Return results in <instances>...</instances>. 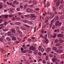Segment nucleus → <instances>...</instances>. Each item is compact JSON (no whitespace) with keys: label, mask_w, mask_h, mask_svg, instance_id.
Wrapping results in <instances>:
<instances>
[{"label":"nucleus","mask_w":64,"mask_h":64,"mask_svg":"<svg viewBox=\"0 0 64 64\" xmlns=\"http://www.w3.org/2000/svg\"><path fill=\"white\" fill-rule=\"evenodd\" d=\"M30 16V18L31 19H32V20H35V16L34 15L32 14H31Z\"/></svg>","instance_id":"obj_1"},{"label":"nucleus","mask_w":64,"mask_h":64,"mask_svg":"<svg viewBox=\"0 0 64 64\" xmlns=\"http://www.w3.org/2000/svg\"><path fill=\"white\" fill-rule=\"evenodd\" d=\"M63 51V50L60 51L59 50H55V52H57L58 53V54H61Z\"/></svg>","instance_id":"obj_2"},{"label":"nucleus","mask_w":64,"mask_h":64,"mask_svg":"<svg viewBox=\"0 0 64 64\" xmlns=\"http://www.w3.org/2000/svg\"><path fill=\"white\" fill-rule=\"evenodd\" d=\"M54 2H57L56 4V6H58L59 5V4H60V1L59 0H54Z\"/></svg>","instance_id":"obj_3"},{"label":"nucleus","mask_w":64,"mask_h":64,"mask_svg":"<svg viewBox=\"0 0 64 64\" xmlns=\"http://www.w3.org/2000/svg\"><path fill=\"white\" fill-rule=\"evenodd\" d=\"M33 51H34V55H35L37 54V53H38V50L34 49L33 50Z\"/></svg>","instance_id":"obj_4"},{"label":"nucleus","mask_w":64,"mask_h":64,"mask_svg":"<svg viewBox=\"0 0 64 64\" xmlns=\"http://www.w3.org/2000/svg\"><path fill=\"white\" fill-rule=\"evenodd\" d=\"M10 31L12 33L14 34H16L15 33V32H16V30H14V29H11L10 30Z\"/></svg>","instance_id":"obj_5"},{"label":"nucleus","mask_w":64,"mask_h":64,"mask_svg":"<svg viewBox=\"0 0 64 64\" xmlns=\"http://www.w3.org/2000/svg\"><path fill=\"white\" fill-rule=\"evenodd\" d=\"M18 33H17L16 34H11L10 35V36L11 38H13L14 36V35H18Z\"/></svg>","instance_id":"obj_6"},{"label":"nucleus","mask_w":64,"mask_h":64,"mask_svg":"<svg viewBox=\"0 0 64 64\" xmlns=\"http://www.w3.org/2000/svg\"><path fill=\"white\" fill-rule=\"evenodd\" d=\"M59 16H56L55 17V20L56 21H57V20H58L59 21Z\"/></svg>","instance_id":"obj_7"},{"label":"nucleus","mask_w":64,"mask_h":64,"mask_svg":"<svg viewBox=\"0 0 64 64\" xmlns=\"http://www.w3.org/2000/svg\"><path fill=\"white\" fill-rule=\"evenodd\" d=\"M52 61L53 62H56L57 61V58H54L52 59Z\"/></svg>","instance_id":"obj_8"},{"label":"nucleus","mask_w":64,"mask_h":64,"mask_svg":"<svg viewBox=\"0 0 64 64\" xmlns=\"http://www.w3.org/2000/svg\"><path fill=\"white\" fill-rule=\"evenodd\" d=\"M34 49V46H31L30 48V50H33Z\"/></svg>","instance_id":"obj_9"},{"label":"nucleus","mask_w":64,"mask_h":64,"mask_svg":"<svg viewBox=\"0 0 64 64\" xmlns=\"http://www.w3.org/2000/svg\"><path fill=\"white\" fill-rule=\"evenodd\" d=\"M63 58H64V54H62L60 56V59H63Z\"/></svg>","instance_id":"obj_10"},{"label":"nucleus","mask_w":64,"mask_h":64,"mask_svg":"<svg viewBox=\"0 0 64 64\" xmlns=\"http://www.w3.org/2000/svg\"><path fill=\"white\" fill-rule=\"evenodd\" d=\"M58 23H59V20H58L56 22V26H58Z\"/></svg>","instance_id":"obj_11"},{"label":"nucleus","mask_w":64,"mask_h":64,"mask_svg":"<svg viewBox=\"0 0 64 64\" xmlns=\"http://www.w3.org/2000/svg\"><path fill=\"white\" fill-rule=\"evenodd\" d=\"M2 5H3V3H2V2H0V9H2V8H3Z\"/></svg>","instance_id":"obj_12"},{"label":"nucleus","mask_w":64,"mask_h":64,"mask_svg":"<svg viewBox=\"0 0 64 64\" xmlns=\"http://www.w3.org/2000/svg\"><path fill=\"white\" fill-rule=\"evenodd\" d=\"M16 31H18V33H20V32H21L19 30V27H17L16 28Z\"/></svg>","instance_id":"obj_13"},{"label":"nucleus","mask_w":64,"mask_h":64,"mask_svg":"<svg viewBox=\"0 0 64 64\" xmlns=\"http://www.w3.org/2000/svg\"><path fill=\"white\" fill-rule=\"evenodd\" d=\"M6 40L7 41H8V42H10L11 41L10 38L9 37H7L6 38Z\"/></svg>","instance_id":"obj_14"},{"label":"nucleus","mask_w":64,"mask_h":64,"mask_svg":"<svg viewBox=\"0 0 64 64\" xmlns=\"http://www.w3.org/2000/svg\"><path fill=\"white\" fill-rule=\"evenodd\" d=\"M3 16L5 18L7 19V18H8V17L9 16V15H3Z\"/></svg>","instance_id":"obj_15"},{"label":"nucleus","mask_w":64,"mask_h":64,"mask_svg":"<svg viewBox=\"0 0 64 64\" xmlns=\"http://www.w3.org/2000/svg\"><path fill=\"white\" fill-rule=\"evenodd\" d=\"M45 43L47 44H48V42H48V40L47 39L45 40Z\"/></svg>","instance_id":"obj_16"},{"label":"nucleus","mask_w":64,"mask_h":64,"mask_svg":"<svg viewBox=\"0 0 64 64\" xmlns=\"http://www.w3.org/2000/svg\"><path fill=\"white\" fill-rule=\"evenodd\" d=\"M22 22L24 23H27V22H28V21H27V20H23Z\"/></svg>","instance_id":"obj_17"},{"label":"nucleus","mask_w":64,"mask_h":64,"mask_svg":"<svg viewBox=\"0 0 64 64\" xmlns=\"http://www.w3.org/2000/svg\"><path fill=\"white\" fill-rule=\"evenodd\" d=\"M64 6L63 5H61L60 6V7L59 8L60 9H61Z\"/></svg>","instance_id":"obj_18"},{"label":"nucleus","mask_w":64,"mask_h":64,"mask_svg":"<svg viewBox=\"0 0 64 64\" xmlns=\"http://www.w3.org/2000/svg\"><path fill=\"white\" fill-rule=\"evenodd\" d=\"M12 40L13 41H16V38L15 37H13L12 38Z\"/></svg>","instance_id":"obj_19"},{"label":"nucleus","mask_w":64,"mask_h":64,"mask_svg":"<svg viewBox=\"0 0 64 64\" xmlns=\"http://www.w3.org/2000/svg\"><path fill=\"white\" fill-rule=\"evenodd\" d=\"M51 48H47V51L48 52H49V51H50Z\"/></svg>","instance_id":"obj_20"},{"label":"nucleus","mask_w":64,"mask_h":64,"mask_svg":"<svg viewBox=\"0 0 64 64\" xmlns=\"http://www.w3.org/2000/svg\"><path fill=\"white\" fill-rule=\"evenodd\" d=\"M27 10H28V11H29L30 12H32L33 11V10H32L30 8H28L27 9Z\"/></svg>","instance_id":"obj_21"},{"label":"nucleus","mask_w":64,"mask_h":64,"mask_svg":"<svg viewBox=\"0 0 64 64\" xmlns=\"http://www.w3.org/2000/svg\"><path fill=\"white\" fill-rule=\"evenodd\" d=\"M27 4H25L24 6V9H25L27 8Z\"/></svg>","instance_id":"obj_22"},{"label":"nucleus","mask_w":64,"mask_h":64,"mask_svg":"<svg viewBox=\"0 0 64 64\" xmlns=\"http://www.w3.org/2000/svg\"><path fill=\"white\" fill-rule=\"evenodd\" d=\"M8 30L7 28H6L5 29H4L3 30V31H4V32H6V31H7Z\"/></svg>","instance_id":"obj_23"},{"label":"nucleus","mask_w":64,"mask_h":64,"mask_svg":"<svg viewBox=\"0 0 64 64\" xmlns=\"http://www.w3.org/2000/svg\"><path fill=\"white\" fill-rule=\"evenodd\" d=\"M56 37V34H54V36H52V38H55Z\"/></svg>","instance_id":"obj_24"},{"label":"nucleus","mask_w":64,"mask_h":64,"mask_svg":"<svg viewBox=\"0 0 64 64\" xmlns=\"http://www.w3.org/2000/svg\"><path fill=\"white\" fill-rule=\"evenodd\" d=\"M48 15H49L50 16H52V14L50 12H48Z\"/></svg>","instance_id":"obj_25"},{"label":"nucleus","mask_w":64,"mask_h":64,"mask_svg":"<svg viewBox=\"0 0 64 64\" xmlns=\"http://www.w3.org/2000/svg\"><path fill=\"white\" fill-rule=\"evenodd\" d=\"M58 37H62L63 35L62 34H58Z\"/></svg>","instance_id":"obj_26"},{"label":"nucleus","mask_w":64,"mask_h":64,"mask_svg":"<svg viewBox=\"0 0 64 64\" xmlns=\"http://www.w3.org/2000/svg\"><path fill=\"white\" fill-rule=\"evenodd\" d=\"M60 44L59 43H57L56 44V46H60Z\"/></svg>","instance_id":"obj_27"},{"label":"nucleus","mask_w":64,"mask_h":64,"mask_svg":"<svg viewBox=\"0 0 64 64\" xmlns=\"http://www.w3.org/2000/svg\"><path fill=\"white\" fill-rule=\"evenodd\" d=\"M11 34V33L10 32H8V36H10V35Z\"/></svg>","instance_id":"obj_28"},{"label":"nucleus","mask_w":64,"mask_h":64,"mask_svg":"<svg viewBox=\"0 0 64 64\" xmlns=\"http://www.w3.org/2000/svg\"><path fill=\"white\" fill-rule=\"evenodd\" d=\"M41 51L42 53L44 52V49L43 48H42L41 49Z\"/></svg>","instance_id":"obj_29"},{"label":"nucleus","mask_w":64,"mask_h":64,"mask_svg":"<svg viewBox=\"0 0 64 64\" xmlns=\"http://www.w3.org/2000/svg\"><path fill=\"white\" fill-rule=\"evenodd\" d=\"M21 28L22 30H26L25 28L23 27V26L21 27Z\"/></svg>","instance_id":"obj_30"},{"label":"nucleus","mask_w":64,"mask_h":64,"mask_svg":"<svg viewBox=\"0 0 64 64\" xmlns=\"http://www.w3.org/2000/svg\"><path fill=\"white\" fill-rule=\"evenodd\" d=\"M60 3L61 4H63L64 3V1L63 0H62L60 2Z\"/></svg>","instance_id":"obj_31"},{"label":"nucleus","mask_w":64,"mask_h":64,"mask_svg":"<svg viewBox=\"0 0 64 64\" xmlns=\"http://www.w3.org/2000/svg\"><path fill=\"white\" fill-rule=\"evenodd\" d=\"M53 10L54 12H56V8L55 7H53Z\"/></svg>","instance_id":"obj_32"},{"label":"nucleus","mask_w":64,"mask_h":64,"mask_svg":"<svg viewBox=\"0 0 64 64\" xmlns=\"http://www.w3.org/2000/svg\"><path fill=\"white\" fill-rule=\"evenodd\" d=\"M41 46H39L38 48V50H39V51H40L41 50Z\"/></svg>","instance_id":"obj_33"},{"label":"nucleus","mask_w":64,"mask_h":64,"mask_svg":"<svg viewBox=\"0 0 64 64\" xmlns=\"http://www.w3.org/2000/svg\"><path fill=\"white\" fill-rule=\"evenodd\" d=\"M47 34L44 37L45 40H46V39H47Z\"/></svg>","instance_id":"obj_34"},{"label":"nucleus","mask_w":64,"mask_h":64,"mask_svg":"<svg viewBox=\"0 0 64 64\" xmlns=\"http://www.w3.org/2000/svg\"><path fill=\"white\" fill-rule=\"evenodd\" d=\"M59 41V42H60V43H63L64 41L62 40H60Z\"/></svg>","instance_id":"obj_35"},{"label":"nucleus","mask_w":64,"mask_h":64,"mask_svg":"<svg viewBox=\"0 0 64 64\" xmlns=\"http://www.w3.org/2000/svg\"><path fill=\"white\" fill-rule=\"evenodd\" d=\"M57 49V48L56 47H53V50H56Z\"/></svg>","instance_id":"obj_36"},{"label":"nucleus","mask_w":64,"mask_h":64,"mask_svg":"<svg viewBox=\"0 0 64 64\" xmlns=\"http://www.w3.org/2000/svg\"><path fill=\"white\" fill-rule=\"evenodd\" d=\"M55 43H57L58 42V40L57 39H56L54 41Z\"/></svg>","instance_id":"obj_37"},{"label":"nucleus","mask_w":64,"mask_h":64,"mask_svg":"<svg viewBox=\"0 0 64 64\" xmlns=\"http://www.w3.org/2000/svg\"><path fill=\"white\" fill-rule=\"evenodd\" d=\"M16 10L17 11H19L20 10V9L19 8H16Z\"/></svg>","instance_id":"obj_38"},{"label":"nucleus","mask_w":64,"mask_h":64,"mask_svg":"<svg viewBox=\"0 0 64 64\" xmlns=\"http://www.w3.org/2000/svg\"><path fill=\"white\" fill-rule=\"evenodd\" d=\"M38 55H39V56H41L42 55V54H41V52H38Z\"/></svg>","instance_id":"obj_39"},{"label":"nucleus","mask_w":64,"mask_h":64,"mask_svg":"<svg viewBox=\"0 0 64 64\" xmlns=\"http://www.w3.org/2000/svg\"><path fill=\"white\" fill-rule=\"evenodd\" d=\"M24 26H25L26 27H29V26L27 25L26 24H24Z\"/></svg>","instance_id":"obj_40"},{"label":"nucleus","mask_w":64,"mask_h":64,"mask_svg":"<svg viewBox=\"0 0 64 64\" xmlns=\"http://www.w3.org/2000/svg\"><path fill=\"white\" fill-rule=\"evenodd\" d=\"M0 41L1 42H2L3 41V39L2 38H0Z\"/></svg>","instance_id":"obj_41"},{"label":"nucleus","mask_w":64,"mask_h":64,"mask_svg":"<svg viewBox=\"0 0 64 64\" xmlns=\"http://www.w3.org/2000/svg\"><path fill=\"white\" fill-rule=\"evenodd\" d=\"M7 24V22H4V25H5L6 26Z\"/></svg>","instance_id":"obj_42"},{"label":"nucleus","mask_w":64,"mask_h":64,"mask_svg":"<svg viewBox=\"0 0 64 64\" xmlns=\"http://www.w3.org/2000/svg\"><path fill=\"white\" fill-rule=\"evenodd\" d=\"M22 53H26V52L25 51H22Z\"/></svg>","instance_id":"obj_43"},{"label":"nucleus","mask_w":64,"mask_h":64,"mask_svg":"<svg viewBox=\"0 0 64 64\" xmlns=\"http://www.w3.org/2000/svg\"><path fill=\"white\" fill-rule=\"evenodd\" d=\"M41 33L42 34H44V30H42L41 31Z\"/></svg>","instance_id":"obj_44"},{"label":"nucleus","mask_w":64,"mask_h":64,"mask_svg":"<svg viewBox=\"0 0 64 64\" xmlns=\"http://www.w3.org/2000/svg\"><path fill=\"white\" fill-rule=\"evenodd\" d=\"M16 38L19 41H20V38H19L18 37H16Z\"/></svg>","instance_id":"obj_45"},{"label":"nucleus","mask_w":64,"mask_h":64,"mask_svg":"<svg viewBox=\"0 0 64 64\" xmlns=\"http://www.w3.org/2000/svg\"><path fill=\"white\" fill-rule=\"evenodd\" d=\"M62 24V22H60V23H58V25L60 26H61V24Z\"/></svg>","instance_id":"obj_46"},{"label":"nucleus","mask_w":64,"mask_h":64,"mask_svg":"<svg viewBox=\"0 0 64 64\" xmlns=\"http://www.w3.org/2000/svg\"><path fill=\"white\" fill-rule=\"evenodd\" d=\"M49 56L50 57H53V55H52L51 54H49Z\"/></svg>","instance_id":"obj_47"},{"label":"nucleus","mask_w":64,"mask_h":64,"mask_svg":"<svg viewBox=\"0 0 64 64\" xmlns=\"http://www.w3.org/2000/svg\"><path fill=\"white\" fill-rule=\"evenodd\" d=\"M35 10L36 11H39V9L38 8H36L35 9Z\"/></svg>","instance_id":"obj_48"},{"label":"nucleus","mask_w":64,"mask_h":64,"mask_svg":"<svg viewBox=\"0 0 64 64\" xmlns=\"http://www.w3.org/2000/svg\"><path fill=\"white\" fill-rule=\"evenodd\" d=\"M20 19V18H16V20H19Z\"/></svg>","instance_id":"obj_49"},{"label":"nucleus","mask_w":64,"mask_h":64,"mask_svg":"<svg viewBox=\"0 0 64 64\" xmlns=\"http://www.w3.org/2000/svg\"><path fill=\"white\" fill-rule=\"evenodd\" d=\"M64 18V16H62L60 17V19H63Z\"/></svg>","instance_id":"obj_50"},{"label":"nucleus","mask_w":64,"mask_h":64,"mask_svg":"<svg viewBox=\"0 0 64 64\" xmlns=\"http://www.w3.org/2000/svg\"><path fill=\"white\" fill-rule=\"evenodd\" d=\"M54 20L53 19L51 21V24H52L53 22H54Z\"/></svg>","instance_id":"obj_51"},{"label":"nucleus","mask_w":64,"mask_h":64,"mask_svg":"<svg viewBox=\"0 0 64 64\" xmlns=\"http://www.w3.org/2000/svg\"><path fill=\"white\" fill-rule=\"evenodd\" d=\"M50 28H51L52 27V24H50Z\"/></svg>","instance_id":"obj_52"},{"label":"nucleus","mask_w":64,"mask_h":64,"mask_svg":"<svg viewBox=\"0 0 64 64\" xmlns=\"http://www.w3.org/2000/svg\"><path fill=\"white\" fill-rule=\"evenodd\" d=\"M30 16H29V15H26L25 16V17H26V18H28V17H29Z\"/></svg>","instance_id":"obj_53"},{"label":"nucleus","mask_w":64,"mask_h":64,"mask_svg":"<svg viewBox=\"0 0 64 64\" xmlns=\"http://www.w3.org/2000/svg\"><path fill=\"white\" fill-rule=\"evenodd\" d=\"M46 6H50V4L49 3H48L46 4Z\"/></svg>","instance_id":"obj_54"},{"label":"nucleus","mask_w":64,"mask_h":64,"mask_svg":"<svg viewBox=\"0 0 64 64\" xmlns=\"http://www.w3.org/2000/svg\"><path fill=\"white\" fill-rule=\"evenodd\" d=\"M42 62L43 63H44V64H45V63H46V61L44 60H43Z\"/></svg>","instance_id":"obj_55"},{"label":"nucleus","mask_w":64,"mask_h":64,"mask_svg":"<svg viewBox=\"0 0 64 64\" xmlns=\"http://www.w3.org/2000/svg\"><path fill=\"white\" fill-rule=\"evenodd\" d=\"M46 18L48 19H49L50 18V16H48V17H46Z\"/></svg>","instance_id":"obj_56"},{"label":"nucleus","mask_w":64,"mask_h":64,"mask_svg":"<svg viewBox=\"0 0 64 64\" xmlns=\"http://www.w3.org/2000/svg\"><path fill=\"white\" fill-rule=\"evenodd\" d=\"M48 59V56H46V60L47 61Z\"/></svg>","instance_id":"obj_57"},{"label":"nucleus","mask_w":64,"mask_h":64,"mask_svg":"<svg viewBox=\"0 0 64 64\" xmlns=\"http://www.w3.org/2000/svg\"><path fill=\"white\" fill-rule=\"evenodd\" d=\"M10 25H14V24L10 22Z\"/></svg>","instance_id":"obj_58"},{"label":"nucleus","mask_w":64,"mask_h":64,"mask_svg":"<svg viewBox=\"0 0 64 64\" xmlns=\"http://www.w3.org/2000/svg\"><path fill=\"white\" fill-rule=\"evenodd\" d=\"M21 25V22H18V25Z\"/></svg>","instance_id":"obj_59"},{"label":"nucleus","mask_w":64,"mask_h":64,"mask_svg":"<svg viewBox=\"0 0 64 64\" xmlns=\"http://www.w3.org/2000/svg\"><path fill=\"white\" fill-rule=\"evenodd\" d=\"M40 36L41 37H42V39L44 37L43 36V35H42V34H40Z\"/></svg>","instance_id":"obj_60"},{"label":"nucleus","mask_w":64,"mask_h":64,"mask_svg":"<svg viewBox=\"0 0 64 64\" xmlns=\"http://www.w3.org/2000/svg\"><path fill=\"white\" fill-rule=\"evenodd\" d=\"M45 22L46 23H48V20H46Z\"/></svg>","instance_id":"obj_61"},{"label":"nucleus","mask_w":64,"mask_h":64,"mask_svg":"<svg viewBox=\"0 0 64 64\" xmlns=\"http://www.w3.org/2000/svg\"><path fill=\"white\" fill-rule=\"evenodd\" d=\"M9 17L10 18H11L12 17V15H9Z\"/></svg>","instance_id":"obj_62"},{"label":"nucleus","mask_w":64,"mask_h":64,"mask_svg":"<svg viewBox=\"0 0 64 64\" xmlns=\"http://www.w3.org/2000/svg\"><path fill=\"white\" fill-rule=\"evenodd\" d=\"M0 34L2 35H3L4 34V33L3 32H2L0 33Z\"/></svg>","instance_id":"obj_63"},{"label":"nucleus","mask_w":64,"mask_h":64,"mask_svg":"<svg viewBox=\"0 0 64 64\" xmlns=\"http://www.w3.org/2000/svg\"><path fill=\"white\" fill-rule=\"evenodd\" d=\"M13 10H14L13 8H11L10 9V11H12Z\"/></svg>","instance_id":"obj_64"}]
</instances>
